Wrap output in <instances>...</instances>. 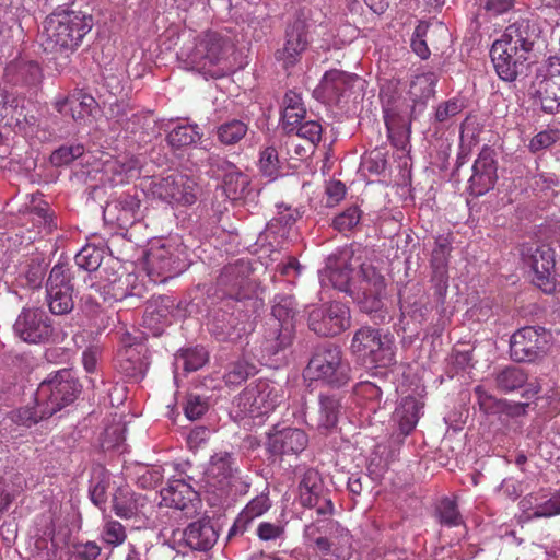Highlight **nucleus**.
<instances>
[{
	"instance_id": "nucleus-51",
	"label": "nucleus",
	"mask_w": 560,
	"mask_h": 560,
	"mask_svg": "<svg viewBox=\"0 0 560 560\" xmlns=\"http://www.w3.org/2000/svg\"><path fill=\"white\" fill-rule=\"evenodd\" d=\"M102 259V249L93 245H85L74 257L75 265L79 269H83L89 272L96 271V275L101 271L100 266Z\"/></svg>"
},
{
	"instance_id": "nucleus-23",
	"label": "nucleus",
	"mask_w": 560,
	"mask_h": 560,
	"mask_svg": "<svg viewBox=\"0 0 560 560\" xmlns=\"http://www.w3.org/2000/svg\"><path fill=\"white\" fill-rule=\"evenodd\" d=\"M272 316L275 324L270 328L268 337L271 345L269 350L273 353L284 349L292 342L293 325L291 320L295 315L293 301L291 298H282L272 306Z\"/></svg>"
},
{
	"instance_id": "nucleus-2",
	"label": "nucleus",
	"mask_w": 560,
	"mask_h": 560,
	"mask_svg": "<svg viewBox=\"0 0 560 560\" xmlns=\"http://www.w3.org/2000/svg\"><path fill=\"white\" fill-rule=\"evenodd\" d=\"M233 51V44L228 36L214 31H208L196 40L194 47L183 49L182 56L192 69L206 78L219 79L225 77L230 70L229 56Z\"/></svg>"
},
{
	"instance_id": "nucleus-36",
	"label": "nucleus",
	"mask_w": 560,
	"mask_h": 560,
	"mask_svg": "<svg viewBox=\"0 0 560 560\" xmlns=\"http://www.w3.org/2000/svg\"><path fill=\"white\" fill-rule=\"evenodd\" d=\"M340 399L336 396L320 395L319 408L314 418H311L317 430L328 431L336 427L340 413Z\"/></svg>"
},
{
	"instance_id": "nucleus-7",
	"label": "nucleus",
	"mask_w": 560,
	"mask_h": 560,
	"mask_svg": "<svg viewBox=\"0 0 560 560\" xmlns=\"http://www.w3.org/2000/svg\"><path fill=\"white\" fill-rule=\"evenodd\" d=\"M80 384L71 370L62 369L48 375L35 392V401L50 417L72 404L80 393Z\"/></svg>"
},
{
	"instance_id": "nucleus-28",
	"label": "nucleus",
	"mask_w": 560,
	"mask_h": 560,
	"mask_svg": "<svg viewBox=\"0 0 560 560\" xmlns=\"http://www.w3.org/2000/svg\"><path fill=\"white\" fill-rule=\"evenodd\" d=\"M139 209L140 200L131 194L124 192L106 203L104 218L126 229L137 221Z\"/></svg>"
},
{
	"instance_id": "nucleus-35",
	"label": "nucleus",
	"mask_w": 560,
	"mask_h": 560,
	"mask_svg": "<svg viewBox=\"0 0 560 560\" xmlns=\"http://www.w3.org/2000/svg\"><path fill=\"white\" fill-rule=\"evenodd\" d=\"M438 78L433 72L417 75L410 83L408 95L420 113L435 94Z\"/></svg>"
},
{
	"instance_id": "nucleus-39",
	"label": "nucleus",
	"mask_w": 560,
	"mask_h": 560,
	"mask_svg": "<svg viewBox=\"0 0 560 560\" xmlns=\"http://www.w3.org/2000/svg\"><path fill=\"white\" fill-rule=\"evenodd\" d=\"M244 327H238L236 318L232 314L223 313L221 318L215 317L211 323L210 331L219 341L235 342L244 331Z\"/></svg>"
},
{
	"instance_id": "nucleus-25",
	"label": "nucleus",
	"mask_w": 560,
	"mask_h": 560,
	"mask_svg": "<svg viewBox=\"0 0 560 560\" xmlns=\"http://www.w3.org/2000/svg\"><path fill=\"white\" fill-rule=\"evenodd\" d=\"M267 450L273 455H298L302 453L307 444L308 436L298 428H282L273 427L272 431L267 436Z\"/></svg>"
},
{
	"instance_id": "nucleus-38",
	"label": "nucleus",
	"mask_w": 560,
	"mask_h": 560,
	"mask_svg": "<svg viewBox=\"0 0 560 560\" xmlns=\"http://www.w3.org/2000/svg\"><path fill=\"white\" fill-rule=\"evenodd\" d=\"M75 270L68 262H57L50 270L46 290L55 291H74L73 279Z\"/></svg>"
},
{
	"instance_id": "nucleus-8",
	"label": "nucleus",
	"mask_w": 560,
	"mask_h": 560,
	"mask_svg": "<svg viewBox=\"0 0 560 560\" xmlns=\"http://www.w3.org/2000/svg\"><path fill=\"white\" fill-rule=\"evenodd\" d=\"M283 389L278 384L268 380H258L238 395L236 405L242 417L261 418L283 401Z\"/></svg>"
},
{
	"instance_id": "nucleus-24",
	"label": "nucleus",
	"mask_w": 560,
	"mask_h": 560,
	"mask_svg": "<svg viewBox=\"0 0 560 560\" xmlns=\"http://www.w3.org/2000/svg\"><path fill=\"white\" fill-rule=\"evenodd\" d=\"M175 252L174 247L165 244L148 252L147 271L154 282H164L183 270L184 266Z\"/></svg>"
},
{
	"instance_id": "nucleus-17",
	"label": "nucleus",
	"mask_w": 560,
	"mask_h": 560,
	"mask_svg": "<svg viewBox=\"0 0 560 560\" xmlns=\"http://www.w3.org/2000/svg\"><path fill=\"white\" fill-rule=\"evenodd\" d=\"M299 502L302 506L315 509L318 516H331L335 506L330 491L325 488L319 472L307 469L299 483Z\"/></svg>"
},
{
	"instance_id": "nucleus-27",
	"label": "nucleus",
	"mask_w": 560,
	"mask_h": 560,
	"mask_svg": "<svg viewBox=\"0 0 560 560\" xmlns=\"http://www.w3.org/2000/svg\"><path fill=\"white\" fill-rule=\"evenodd\" d=\"M497 180V164L494 151L485 145L472 166V175L469 179L470 187L477 195H482L493 188Z\"/></svg>"
},
{
	"instance_id": "nucleus-54",
	"label": "nucleus",
	"mask_w": 560,
	"mask_h": 560,
	"mask_svg": "<svg viewBox=\"0 0 560 560\" xmlns=\"http://www.w3.org/2000/svg\"><path fill=\"white\" fill-rule=\"evenodd\" d=\"M362 211L358 206H351L334 218L332 226L340 233L353 230L361 221Z\"/></svg>"
},
{
	"instance_id": "nucleus-4",
	"label": "nucleus",
	"mask_w": 560,
	"mask_h": 560,
	"mask_svg": "<svg viewBox=\"0 0 560 560\" xmlns=\"http://www.w3.org/2000/svg\"><path fill=\"white\" fill-rule=\"evenodd\" d=\"M350 349L358 360L372 368H388L396 362L394 337L371 326L354 332Z\"/></svg>"
},
{
	"instance_id": "nucleus-52",
	"label": "nucleus",
	"mask_w": 560,
	"mask_h": 560,
	"mask_svg": "<svg viewBox=\"0 0 560 560\" xmlns=\"http://www.w3.org/2000/svg\"><path fill=\"white\" fill-rule=\"evenodd\" d=\"M440 523L447 527L459 526L464 523L455 500L444 498L438 506Z\"/></svg>"
},
{
	"instance_id": "nucleus-11",
	"label": "nucleus",
	"mask_w": 560,
	"mask_h": 560,
	"mask_svg": "<svg viewBox=\"0 0 560 560\" xmlns=\"http://www.w3.org/2000/svg\"><path fill=\"white\" fill-rule=\"evenodd\" d=\"M360 81L357 74L331 69L325 72L314 94L323 103L335 105L342 109L347 107L350 98L357 94L355 86Z\"/></svg>"
},
{
	"instance_id": "nucleus-1",
	"label": "nucleus",
	"mask_w": 560,
	"mask_h": 560,
	"mask_svg": "<svg viewBox=\"0 0 560 560\" xmlns=\"http://www.w3.org/2000/svg\"><path fill=\"white\" fill-rule=\"evenodd\" d=\"M93 27L91 14L78 10L75 3L58 5L43 22L39 44L47 54L74 52Z\"/></svg>"
},
{
	"instance_id": "nucleus-37",
	"label": "nucleus",
	"mask_w": 560,
	"mask_h": 560,
	"mask_svg": "<svg viewBox=\"0 0 560 560\" xmlns=\"http://www.w3.org/2000/svg\"><path fill=\"white\" fill-rule=\"evenodd\" d=\"M451 244L446 238H438L432 250L430 265L433 272V280L439 284L446 285L448 279V259L451 255Z\"/></svg>"
},
{
	"instance_id": "nucleus-34",
	"label": "nucleus",
	"mask_w": 560,
	"mask_h": 560,
	"mask_svg": "<svg viewBox=\"0 0 560 560\" xmlns=\"http://www.w3.org/2000/svg\"><path fill=\"white\" fill-rule=\"evenodd\" d=\"M422 408L423 402L419 401L416 397L407 396L395 409L393 418L397 422L400 434L404 438L415 430Z\"/></svg>"
},
{
	"instance_id": "nucleus-59",
	"label": "nucleus",
	"mask_w": 560,
	"mask_h": 560,
	"mask_svg": "<svg viewBox=\"0 0 560 560\" xmlns=\"http://www.w3.org/2000/svg\"><path fill=\"white\" fill-rule=\"evenodd\" d=\"M270 506L271 504L268 494L261 493L247 503L241 514V517L244 518L245 522H249L261 516L270 509Z\"/></svg>"
},
{
	"instance_id": "nucleus-48",
	"label": "nucleus",
	"mask_w": 560,
	"mask_h": 560,
	"mask_svg": "<svg viewBox=\"0 0 560 560\" xmlns=\"http://www.w3.org/2000/svg\"><path fill=\"white\" fill-rule=\"evenodd\" d=\"M283 128L294 126L304 119L305 109L303 108L302 97L294 91H289L284 95L283 100Z\"/></svg>"
},
{
	"instance_id": "nucleus-32",
	"label": "nucleus",
	"mask_w": 560,
	"mask_h": 560,
	"mask_svg": "<svg viewBox=\"0 0 560 560\" xmlns=\"http://www.w3.org/2000/svg\"><path fill=\"white\" fill-rule=\"evenodd\" d=\"M116 355L117 368L128 377H141L143 374V345L131 342L130 335H126Z\"/></svg>"
},
{
	"instance_id": "nucleus-10",
	"label": "nucleus",
	"mask_w": 560,
	"mask_h": 560,
	"mask_svg": "<svg viewBox=\"0 0 560 560\" xmlns=\"http://www.w3.org/2000/svg\"><path fill=\"white\" fill-rule=\"evenodd\" d=\"M535 97L540 102L546 113L560 109V58L551 56L536 70L532 82Z\"/></svg>"
},
{
	"instance_id": "nucleus-49",
	"label": "nucleus",
	"mask_w": 560,
	"mask_h": 560,
	"mask_svg": "<svg viewBox=\"0 0 560 560\" xmlns=\"http://www.w3.org/2000/svg\"><path fill=\"white\" fill-rule=\"evenodd\" d=\"M30 214L33 222L38 224L39 233L48 235L58 229L57 217L46 202L34 206Z\"/></svg>"
},
{
	"instance_id": "nucleus-44",
	"label": "nucleus",
	"mask_w": 560,
	"mask_h": 560,
	"mask_svg": "<svg viewBox=\"0 0 560 560\" xmlns=\"http://www.w3.org/2000/svg\"><path fill=\"white\" fill-rule=\"evenodd\" d=\"M173 301L168 296H159L151 301L144 312L143 320L148 326L153 324L164 326L168 323Z\"/></svg>"
},
{
	"instance_id": "nucleus-63",
	"label": "nucleus",
	"mask_w": 560,
	"mask_h": 560,
	"mask_svg": "<svg viewBox=\"0 0 560 560\" xmlns=\"http://www.w3.org/2000/svg\"><path fill=\"white\" fill-rule=\"evenodd\" d=\"M483 132V126L477 116L469 115L460 125L459 140H477Z\"/></svg>"
},
{
	"instance_id": "nucleus-13",
	"label": "nucleus",
	"mask_w": 560,
	"mask_h": 560,
	"mask_svg": "<svg viewBox=\"0 0 560 560\" xmlns=\"http://www.w3.org/2000/svg\"><path fill=\"white\" fill-rule=\"evenodd\" d=\"M350 310L340 302L313 306L307 324L312 331L323 337H334L350 327Z\"/></svg>"
},
{
	"instance_id": "nucleus-18",
	"label": "nucleus",
	"mask_w": 560,
	"mask_h": 560,
	"mask_svg": "<svg viewBox=\"0 0 560 560\" xmlns=\"http://www.w3.org/2000/svg\"><path fill=\"white\" fill-rule=\"evenodd\" d=\"M253 268L248 260L238 259L223 268L218 277V287L226 296L241 301L250 298L256 284L250 279Z\"/></svg>"
},
{
	"instance_id": "nucleus-21",
	"label": "nucleus",
	"mask_w": 560,
	"mask_h": 560,
	"mask_svg": "<svg viewBox=\"0 0 560 560\" xmlns=\"http://www.w3.org/2000/svg\"><path fill=\"white\" fill-rule=\"evenodd\" d=\"M490 58L498 77L506 82H513L527 67L529 56H524L505 39H497L491 46Z\"/></svg>"
},
{
	"instance_id": "nucleus-33",
	"label": "nucleus",
	"mask_w": 560,
	"mask_h": 560,
	"mask_svg": "<svg viewBox=\"0 0 560 560\" xmlns=\"http://www.w3.org/2000/svg\"><path fill=\"white\" fill-rule=\"evenodd\" d=\"M55 108L60 114H70L74 121L93 117L98 112V104L91 95L77 92L69 97H63L55 103Z\"/></svg>"
},
{
	"instance_id": "nucleus-19",
	"label": "nucleus",
	"mask_w": 560,
	"mask_h": 560,
	"mask_svg": "<svg viewBox=\"0 0 560 560\" xmlns=\"http://www.w3.org/2000/svg\"><path fill=\"white\" fill-rule=\"evenodd\" d=\"M547 343L548 332L545 328L523 327L511 337V358L515 362H534L545 353Z\"/></svg>"
},
{
	"instance_id": "nucleus-12",
	"label": "nucleus",
	"mask_w": 560,
	"mask_h": 560,
	"mask_svg": "<svg viewBox=\"0 0 560 560\" xmlns=\"http://www.w3.org/2000/svg\"><path fill=\"white\" fill-rule=\"evenodd\" d=\"M240 469L232 453L220 451L214 453L205 472V488L207 492L218 498L230 493L233 482L238 479Z\"/></svg>"
},
{
	"instance_id": "nucleus-53",
	"label": "nucleus",
	"mask_w": 560,
	"mask_h": 560,
	"mask_svg": "<svg viewBox=\"0 0 560 560\" xmlns=\"http://www.w3.org/2000/svg\"><path fill=\"white\" fill-rule=\"evenodd\" d=\"M288 136H291L295 131V136L303 138L304 140H320L322 133L326 135V128H323L318 121L315 120H300L294 126L283 128Z\"/></svg>"
},
{
	"instance_id": "nucleus-43",
	"label": "nucleus",
	"mask_w": 560,
	"mask_h": 560,
	"mask_svg": "<svg viewBox=\"0 0 560 560\" xmlns=\"http://www.w3.org/2000/svg\"><path fill=\"white\" fill-rule=\"evenodd\" d=\"M138 501L128 486L119 487L113 495V510L117 516L130 518L138 512Z\"/></svg>"
},
{
	"instance_id": "nucleus-9",
	"label": "nucleus",
	"mask_w": 560,
	"mask_h": 560,
	"mask_svg": "<svg viewBox=\"0 0 560 560\" xmlns=\"http://www.w3.org/2000/svg\"><path fill=\"white\" fill-rule=\"evenodd\" d=\"M381 102L388 140H408L410 137V119L418 109L413 103L396 89L382 90Z\"/></svg>"
},
{
	"instance_id": "nucleus-56",
	"label": "nucleus",
	"mask_w": 560,
	"mask_h": 560,
	"mask_svg": "<svg viewBox=\"0 0 560 560\" xmlns=\"http://www.w3.org/2000/svg\"><path fill=\"white\" fill-rule=\"evenodd\" d=\"M83 153L84 147L80 142L70 143V145H61L51 153L50 162L55 166L68 165Z\"/></svg>"
},
{
	"instance_id": "nucleus-31",
	"label": "nucleus",
	"mask_w": 560,
	"mask_h": 560,
	"mask_svg": "<svg viewBox=\"0 0 560 560\" xmlns=\"http://www.w3.org/2000/svg\"><path fill=\"white\" fill-rule=\"evenodd\" d=\"M218 530L210 520H199L190 523L183 532V540L191 550L208 551L217 542Z\"/></svg>"
},
{
	"instance_id": "nucleus-14",
	"label": "nucleus",
	"mask_w": 560,
	"mask_h": 560,
	"mask_svg": "<svg viewBox=\"0 0 560 560\" xmlns=\"http://www.w3.org/2000/svg\"><path fill=\"white\" fill-rule=\"evenodd\" d=\"M354 294L361 310L365 313L376 312L382 307L385 296V278L370 264H362L357 272Z\"/></svg>"
},
{
	"instance_id": "nucleus-61",
	"label": "nucleus",
	"mask_w": 560,
	"mask_h": 560,
	"mask_svg": "<svg viewBox=\"0 0 560 560\" xmlns=\"http://www.w3.org/2000/svg\"><path fill=\"white\" fill-rule=\"evenodd\" d=\"M246 132V124L237 119L228 121L218 129L219 140H242Z\"/></svg>"
},
{
	"instance_id": "nucleus-6",
	"label": "nucleus",
	"mask_w": 560,
	"mask_h": 560,
	"mask_svg": "<svg viewBox=\"0 0 560 560\" xmlns=\"http://www.w3.org/2000/svg\"><path fill=\"white\" fill-rule=\"evenodd\" d=\"M314 26L311 9L299 8L287 21L283 34V46L275 52L284 68L295 66L312 43L311 28Z\"/></svg>"
},
{
	"instance_id": "nucleus-41",
	"label": "nucleus",
	"mask_w": 560,
	"mask_h": 560,
	"mask_svg": "<svg viewBox=\"0 0 560 560\" xmlns=\"http://www.w3.org/2000/svg\"><path fill=\"white\" fill-rule=\"evenodd\" d=\"M528 380L527 373L517 366L510 365L495 375V386L503 393H510L522 388Z\"/></svg>"
},
{
	"instance_id": "nucleus-58",
	"label": "nucleus",
	"mask_w": 560,
	"mask_h": 560,
	"mask_svg": "<svg viewBox=\"0 0 560 560\" xmlns=\"http://www.w3.org/2000/svg\"><path fill=\"white\" fill-rule=\"evenodd\" d=\"M102 537L107 545L117 547L125 542L127 533L121 523L110 520L104 524Z\"/></svg>"
},
{
	"instance_id": "nucleus-29",
	"label": "nucleus",
	"mask_w": 560,
	"mask_h": 560,
	"mask_svg": "<svg viewBox=\"0 0 560 560\" xmlns=\"http://www.w3.org/2000/svg\"><path fill=\"white\" fill-rule=\"evenodd\" d=\"M3 78L14 86H36L42 82L43 71L38 62L20 57L5 66Z\"/></svg>"
},
{
	"instance_id": "nucleus-30",
	"label": "nucleus",
	"mask_w": 560,
	"mask_h": 560,
	"mask_svg": "<svg viewBox=\"0 0 560 560\" xmlns=\"http://www.w3.org/2000/svg\"><path fill=\"white\" fill-rule=\"evenodd\" d=\"M500 39H505L524 56H529L539 39V30L529 20H521L506 27Z\"/></svg>"
},
{
	"instance_id": "nucleus-60",
	"label": "nucleus",
	"mask_w": 560,
	"mask_h": 560,
	"mask_svg": "<svg viewBox=\"0 0 560 560\" xmlns=\"http://www.w3.org/2000/svg\"><path fill=\"white\" fill-rule=\"evenodd\" d=\"M558 514H560V492L551 498L541 494L540 504L537 506L536 512L530 513V517H551Z\"/></svg>"
},
{
	"instance_id": "nucleus-62",
	"label": "nucleus",
	"mask_w": 560,
	"mask_h": 560,
	"mask_svg": "<svg viewBox=\"0 0 560 560\" xmlns=\"http://www.w3.org/2000/svg\"><path fill=\"white\" fill-rule=\"evenodd\" d=\"M208 410V402L199 395H189L184 407L185 416L189 420L201 418Z\"/></svg>"
},
{
	"instance_id": "nucleus-40",
	"label": "nucleus",
	"mask_w": 560,
	"mask_h": 560,
	"mask_svg": "<svg viewBox=\"0 0 560 560\" xmlns=\"http://www.w3.org/2000/svg\"><path fill=\"white\" fill-rule=\"evenodd\" d=\"M438 31H442L444 34L447 33V30L442 26L432 28V25L427 21H420L416 26L410 46L413 52L421 59L425 60L430 57L431 51L428 47V39H431Z\"/></svg>"
},
{
	"instance_id": "nucleus-55",
	"label": "nucleus",
	"mask_w": 560,
	"mask_h": 560,
	"mask_svg": "<svg viewBox=\"0 0 560 560\" xmlns=\"http://www.w3.org/2000/svg\"><path fill=\"white\" fill-rule=\"evenodd\" d=\"M255 373V365L245 360H238L231 364L229 371L224 375V380L228 385H240Z\"/></svg>"
},
{
	"instance_id": "nucleus-5",
	"label": "nucleus",
	"mask_w": 560,
	"mask_h": 560,
	"mask_svg": "<svg viewBox=\"0 0 560 560\" xmlns=\"http://www.w3.org/2000/svg\"><path fill=\"white\" fill-rule=\"evenodd\" d=\"M306 375L331 387H342L351 380V366L336 345L318 347L306 366Z\"/></svg>"
},
{
	"instance_id": "nucleus-47",
	"label": "nucleus",
	"mask_w": 560,
	"mask_h": 560,
	"mask_svg": "<svg viewBox=\"0 0 560 560\" xmlns=\"http://www.w3.org/2000/svg\"><path fill=\"white\" fill-rule=\"evenodd\" d=\"M209 360V354L203 347L182 349L176 355V363L182 364L186 372H195L201 369Z\"/></svg>"
},
{
	"instance_id": "nucleus-64",
	"label": "nucleus",
	"mask_w": 560,
	"mask_h": 560,
	"mask_svg": "<svg viewBox=\"0 0 560 560\" xmlns=\"http://www.w3.org/2000/svg\"><path fill=\"white\" fill-rule=\"evenodd\" d=\"M73 556L78 560H97L101 547L95 541L78 542L73 545Z\"/></svg>"
},
{
	"instance_id": "nucleus-16",
	"label": "nucleus",
	"mask_w": 560,
	"mask_h": 560,
	"mask_svg": "<svg viewBox=\"0 0 560 560\" xmlns=\"http://www.w3.org/2000/svg\"><path fill=\"white\" fill-rule=\"evenodd\" d=\"M94 277L97 281L91 283V289L98 292L105 302L122 301L128 296L140 295L142 290V285L137 284V276L131 272H109L108 269L103 268Z\"/></svg>"
},
{
	"instance_id": "nucleus-3",
	"label": "nucleus",
	"mask_w": 560,
	"mask_h": 560,
	"mask_svg": "<svg viewBox=\"0 0 560 560\" xmlns=\"http://www.w3.org/2000/svg\"><path fill=\"white\" fill-rule=\"evenodd\" d=\"M303 536L306 545L324 560H349L352 556V535L337 521L312 522L305 525Z\"/></svg>"
},
{
	"instance_id": "nucleus-46",
	"label": "nucleus",
	"mask_w": 560,
	"mask_h": 560,
	"mask_svg": "<svg viewBox=\"0 0 560 560\" xmlns=\"http://www.w3.org/2000/svg\"><path fill=\"white\" fill-rule=\"evenodd\" d=\"M353 273L354 270L347 264L328 268L326 271L327 279L335 289L350 294H354L355 280Z\"/></svg>"
},
{
	"instance_id": "nucleus-15",
	"label": "nucleus",
	"mask_w": 560,
	"mask_h": 560,
	"mask_svg": "<svg viewBox=\"0 0 560 560\" xmlns=\"http://www.w3.org/2000/svg\"><path fill=\"white\" fill-rule=\"evenodd\" d=\"M523 255L528 257L527 262L534 272L533 283L544 293H555L559 285L555 268V249L548 245L528 246L524 248Z\"/></svg>"
},
{
	"instance_id": "nucleus-42",
	"label": "nucleus",
	"mask_w": 560,
	"mask_h": 560,
	"mask_svg": "<svg viewBox=\"0 0 560 560\" xmlns=\"http://www.w3.org/2000/svg\"><path fill=\"white\" fill-rule=\"evenodd\" d=\"M229 171L223 177V189L229 199L237 200L246 195L249 179L248 176L237 171L235 166L226 163Z\"/></svg>"
},
{
	"instance_id": "nucleus-20",
	"label": "nucleus",
	"mask_w": 560,
	"mask_h": 560,
	"mask_svg": "<svg viewBox=\"0 0 560 560\" xmlns=\"http://www.w3.org/2000/svg\"><path fill=\"white\" fill-rule=\"evenodd\" d=\"M14 334L27 343H40L49 340L54 328L46 312L39 307H24L14 325Z\"/></svg>"
},
{
	"instance_id": "nucleus-45",
	"label": "nucleus",
	"mask_w": 560,
	"mask_h": 560,
	"mask_svg": "<svg viewBox=\"0 0 560 560\" xmlns=\"http://www.w3.org/2000/svg\"><path fill=\"white\" fill-rule=\"evenodd\" d=\"M45 412L46 409L36 404L34 399L32 404H28L24 407H20L19 409L12 411L11 420L18 425L31 428L32 425L37 424L42 420L50 418V416L45 415Z\"/></svg>"
},
{
	"instance_id": "nucleus-57",
	"label": "nucleus",
	"mask_w": 560,
	"mask_h": 560,
	"mask_svg": "<svg viewBox=\"0 0 560 560\" xmlns=\"http://www.w3.org/2000/svg\"><path fill=\"white\" fill-rule=\"evenodd\" d=\"M466 101L463 97H453L439 104L435 110V120L446 122L464 110Z\"/></svg>"
},
{
	"instance_id": "nucleus-22",
	"label": "nucleus",
	"mask_w": 560,
	"mask_h": 560,
	"mask_svg": "<svg viewBox=\"0 0 560 560\" xmlns=\"http://www.w3.org/2000/svg\"><path fill=\"white\" fill-rule=\"evenodd\" d=\"M152 192L168 203L192 205L197 200V183L185 174L174 173L155 182Z\"/></svg>"
},
{
	"instance_id": "nucleus-26",
	"label": "nucleus",
	"mask_w": 560,
	"mask_h": 560,
	"mask_svg": "<svg viewBox=\"0 0 560 560\" xmlns=\"http://www.w3.org/2000/svg\"><path fill=\"white\" fill-rule=\"evenodd\" d=\"M162 503L172 509L180 510L186 515L197 510L199 495L194 488L183 479H172L161 490Z\"/></svg>"
},
{
	"instance_id": "nucleus-50",
	"label": "nucleus",
	"mask_w": 560,
	"mask_h": 560,
	"mask_svg": "<svg viewBox=\"0 0 560 560\" xmlns=\"http://www.w3.org/2000/svg\"><path fill=\"white\" fill-rule=\"evenodd\" d=\"M74 291L46 290V300L49 311L55 315H65L74 307Z\"/></svg>"
}]
</instances>
